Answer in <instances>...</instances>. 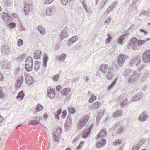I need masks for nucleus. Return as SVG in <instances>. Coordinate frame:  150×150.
Segmentation results:
<instances>
[{
    "mask_svg": "<svg viewBox=\"0 0 150 150\" xmlns=\"http://www.w3.org/2000/svg\"><path fill=\"white\" fill-rule=\"evenodd\" d=\"M126 78H128V82L129 83L133 84L137 81L140 75L135 71L130 69H126L124 73Z\"/></svg>",
    "mask_w": 150,
    "mask_h": 150,
    "instance_id": "f257e3e1",
    "label": "nucleus"
},
{
    "mask_svg": "<svg viewBox=\"0 0 150 150\" xmlns=\"http://www.w3.org/2000/svg\"><path fill=\"white\" fill-rule=\"evenodd\" d=\"M56 10V7L55 6L47 7L46 8L45 10H43L42 11L41 15L43 16H51L55 13Z\"/></svg>",
    "mask_w": 150,
    "mask_h": 150,
    "instance_id": "f03ea898",
    "label": "nucleus"
},
{
    "mask_svg": "<svg viewBox=\"0 0 150 150\" xmlns=\"http://www.w3.org/2000/svg\"><path fill=\"white\" fill-rule=\"evenodd\" d=\"M89 120V116L88 115H84L80 119L78 125V128L81 129L84 127Z\"/></svg>",
    "mask_w": 150,
    "mask_h": 150,
    "instance_id": "7ed1b4c3",
    "label": "nucleus"
},
{
    "mask_svg": "<svg viewBox=\"0 0 150 150\" xmlns=\"http://www.w3.org/2000/svg\"><path fill=\"white\" fill-rule=\"evenodd\" d=\"M33 59L31 57L27 58L25 62V68L27 71H31L33 69Z\"/></svg>",
    "mask_w": 150,
    "mask_h": 150,
    "instance_id": "20e7f679",
    "label": "nucleus"
},
{
    "mask_svg": "<svg viewBox=\"0 0 150 150\" xmlns=\"http://www.w3.org/2000/svg\"><path fill=\"white\" fill-rule=\"evenodd\" d=\"M128 56L121 54L119 56L118 58L117 64L120 67H122L125 60L128 58Z\"/></svg>",
    "mask_w": 150,
    "mask_h": 150,
    "instance_id": "39448f33",
    "label": "nucleus"
},
{
    "mask_svg": "<svg viewBox=\"0 0 150 150\" xmlns=\"http://www.w3.org/2000/svg\"><path fill=\"white\" fill-rule=\"evenodd\" d=\"M150 40V38L149 39L146 40H139L138 41L137 43H135L134 44L132 45L133 47L132 49L133 50H136L139 49L141 46L142 45V44L148 40Z\"/></svg>",
    "mask_w": 150,
    "mask_h": 150,
    "instance_id": "423d86ee",
    "label": "nucleus"
},
{
    "mask_svg": "<svg viewBox=\"0 0 150 150\" xmlns=\"http://www.w3.org/2000/svg\"><path fill=\"white\" fill-rule=\"evenodd\" d=\"M25 76L26 83L29 85H32L34 82L33 78L26 73H25Z\"/></svg>",
    "mask_w": 150,
    "mask_h": 150,
    "instance_id": "0eeeda50",
    "label": "nucleus"
},
{
    "mask_svg": "<svg viewBox=\"0 0 150 150\" xmlns=\"http://www.w3.org/2000/svg\"><path fill=\"white\" fill-rule=\"evenodd\" d=\"M148 117L147 112L144 111L142 112L138 117V120L141 122L146 121Z\"/></svg>",
    "mask_w": 150,
    "mask_h": 150,
    "instance_id": "6e6552de",
    "label": "nucleus"
},
{
    "mask_svg": "<svg viewBox=\"0 0 150 150\" xmlns=\"http://www.w3.org/2000/svg\"><path fill=\"white\" fill-rule=\"evenodd\" d=\"M143 58V61L145 63L150 62V50H147L144 52Z\"/></svg>",
    "mask_w": 150,
    "mask_h": 150,
    "instance_id": "1a4fd4ad",
    "label": "nucleus"
},
{
    "mask_svg": "<svg viewBox=\"0 0 150 150\" xmlns=\"http://www.w3.org/2000/svg\"><path fill=\"white\" fill-rule=\"evenodd\" d=\"M93 126L94 125L91 124L89 128L84 130L82 134V137L83 138H86L88 137Z\"/></svg>",
    "mask_w": 150,
    "mask_h": 150,
    "instance_id": "9d476101",
    "label": "nucleus"
},
{
    "mask_svg": "<svg viewBox=\"0 0 150 150\" xmlns=\"http://www.w3.org/2000/svg\"><path fill=\"white\" fill-rule=\"evenodd\" d=\"M140 62V57L139 56H137L131 61L129 63V65L131 67H132L134 64H136V66H137Z\"/></svg>",
    "mask_w": 150,
    "mask_h": 150,
    "instance_id": "9b49d317",
    "label": "nucleus"
},
{
    "mask_svg": "<svg viewBox=\"0 0 150 150\" xmlns=\"http://www.w3.org/2000/svg\"><path fill=\"white\" fill-rule=\"evenodd\" d=\"M68 28L67 27H65L61 31L60 34V38L61 40L68 37V35L67 33Z\"/></svg>",
    "mask_w": 150,
    "mask_h": 150,
    "instance_id": "f8f14e48",
    "label": "nucleus"
},
{
    "mask_svg": "<svg viewBox=\"0 0 150 150\" xmlns=\"http://www.w3.org/2000/svg\"><path fill=\"white\" fill-rule=\"evenodd\" d=\"M2 53L6 55H9L10 53V48L7 45H3L1 47Z\"/></svg>",
    "mask_w": 150,
    "mask_h": 150,
    "instance_id": "ddd939ff",
    "label": "nucleus"
},
{
    "mask_svg": "<svg viewBox=\"0 0 150 150\" xmlns=\"http://www.w3.org/2000/svg\"><path fill=\"white\" fill-rule=\"evenodd\" d=\"M1 68L4 69L5 71H7L10 69V65L9 62L5 60L1 62Z\"/></svg>",
    "mask_w": 150,
    "mask_h": 150,
    "instance_id": "4468645a",
    "label": "nucleus"
},
{
    "mask_svg": "<svg viewBox=\"0 0 150 150\" xmlns=\"http://www.w3.org/2000/svg\"><path fill=\"white\" fill-rule=\"evenodd\" d=\"M114 71L113 67L110 66L108 68V72L106 74V77L108 80L112 79L114 76Z\"/></svg>",
    "mask_w": 150,
    "mask_h": 150,
    "instance_id": "2eb2a0df",
    "label": "nucleus"
},
{
    "mask_svg": "<svg viewBox=\"0 0 150 150\" xmlns=\"http://www.w3.org/2000/svg\"><path fill=\"white\" fill-rule=\"evenodd\" d=\"M61 129L60 128H57L55 133H53L54 140L56 142L59 139V135L60 134Z\"/></svg>",
    "mask_w": 150,
    "mask_h": 150,
    "instance_id": "dca6fc26",
    "label": "nucleus"
},
{
    "mask_svg": "<svg viewBox=\"0 0 150 150\" xmlns=\"http://www.w3.org/2000/svg\"><path fill=\"white\" fill-rule=\"evenodd\" d=\"M47 93V95L50 98H53L54 97L55 93V91L51 87L48 88Z\"/></svg>",
    "mask_w": 150,
    "mask_h": 150,
    "instance_id": "f3484780",
    "label": "nucleus"
},
{
    "mask_svg": "<svg viewBox=\"0 0 150 150\" xmlns=\"http://www.w3.org/2000/svg\"><path fill=\"white\" fill-rule=\"evenodd\" d=\"M3 20L6 23H8L12 21V18L10 15L8 14L4 13L2 15Z\"/></svg>",
    "mask_w": 150,
    "mask_h": 150,
    "instance_id": "a211bd4d",
    "label": "nucleus"
},
{
    "mask_svg": "<svg viewBox=\"0 0 150 150\" xmlns=\"http://www.w3.org/2000/svg\"><path fill=\"white\" fill-rule=\"evenodd\" d=\"M78 40V37L77 36H74L71 38L67 42V45L68 46H70L71 45L74 43L76 42Z\"/></svg>",
    "mask_w": 150,
    "mask_h": 150,
    "instance_id": "6ab92c4d",
    "label": "nucleus"
},
{
    "mask_svg": "<svg viewBox=\"0 0 150 150\" xmlns=\"http://www.w3.org/2000/svg\"><path fill=\"white\" fill-rule=\"evenodd\" d=\"M143 96V95L142 93H139L136 94L132 98V101H135L141 99L142 98Z\"/></svg>",
    "mask_w": 150,
    "mask_h": 150,
    "instance_id": "aec40b11",
    "label": "nucleus"
},
{
    "mask_svg": "<svg viewBox=\"0 0 150 150\" xmlns=\"http://www.w3.org/2000/svg\"><path fill=\"white\" fill-rule=\"evenodd\" d=\"M42 52L40 50H35L34 53V58L36 59H40L41 57Z\"/></svg>",
    "mask_w": 150,
    "mask_h": 150,
    "instance_id": "412c9836",
    "label": "nucleus"
},
{
    "mask_svg": "<svg viewBox=\"0 0 150 150\" xmlns=\"http://www.w3.org/2000/svg\"><path fill=\"white\" fill-rule=\"evenodd\" d=\"M30 11V5L29 1L25 2L24 5V13L25 15L28 14Z\"/></svg>",
    "mask_w": 150,
    "mask_h": 150,
    "instance_id": "4be33fe9",
    "label": "nucleus"
},
{
    "mask_svg": "<svg viewBox=\"0 0 150 150\" xmlns=\"http://www.w3.org/2000/svg\"><path fill=\"white\" fill-rule=\"evenodd\" d=\"M106 140L105 139H102L100 141H98L96 144V146L99 148L101 146H103L105 144Z\"/></svg>",
    "mask_w": 150,
    "mask_h": 150,
    "instance_id": "5701e85b",
    "label": "nucleus"
},
{
    "mask_svg": "<svg viewBox=\"0 0 150 150\" xmlns=\"http://www.w3.org/2000/svg\"><path fill=\"white\" fill-rule=\"evenodd\" d=\"M71 123L72 121L71 116L69 115L67 118L66 123L65 125L66 128L67 129V128H69L71 126Z\"/></svg>",
    "mask_w": 150,
    "mask_h": 150,
    "instance_id": "b1692460",
    "label": "nucleus"
},
{
    "mask_svg": "<svg viewBox=\"0 0 150 150\" xmlns=\"http://www.w3.org/2000/svg\"><path fill=\"white\" fill-rule=\"evenodd\" d=\"M106 129H101L98 135L97 138L98 139L100 137H104L106 135Z\"/></svg>",
    "mask_w": 150,
    "mask_h": 150,
    "instance_id": "393cba45",
    "label": "nucleus"
},
{
    "mask_svg": "<svg viewBox=\"0 0 150 150\" xmlns=\"http://www.w3.org/2000/svg\"><path fill=\"white\" fill-rule=\"evenodd\" d=\"M23 77L22 76L19 79H18L16 83V87L17 89H18L20 87L21 85L22 84V82L23 79Z\"/></svg>",
    "mask_w": 150,
    "mask_h": 150,
    "instance_id": "a878e982",
    "label": "nucleus"
},
{
    "mask_svg": "<svg viewBox=\"0 0 150 150\" xmlns=\"http://www.w3.org/2000/svg\"><path fill=\"white\" fill-rule=\"evenodd\" d=\"M104 114L103 110H101L98 112L97 116V121L99 122L101 119V117Z\"/></svg>",
    "mask_w": 150,
    "mask_h": 150,
    "instance_id": "bb28decb",
    "label": "nucleus"
},
{
    "mask_svg": "<svg viewBox=\"0 0 150 150\" xmlns=\"http://www.w3.org/2000/svg\"><path fill=\"white\" fill-rule=\"evenodd\" d=\"M71 91V89L69 88H67L62 90L61 93L62 96H65L67 95Z\"/></svg>",
    "mask_w": 150,
    "mask_h": 150,
    "instance_id": "cd10ccee",
    "label": "nucleus"
},
{
    "mask_svg": "<svg viewBox=\"0 0 150 150\" xmlns=\"http://www.w3.org/2000/svg\"><path fill=\"white\" fill-rule=\"evenodd\" d=\"M48 57L46 54H45L43 57V65L45 69L46 68L47 66V62L48 61Z\"/></svg>",
    "mask_w": 150,
    "mask_h": 150,
    "instance_id": "c85d7f7f",
    "label": "nucleus"
},
{
    "mask_svg": "<svg viewBox=\"0 0 150 150\" xmlns=\"http://www.w3.org/2000/svg\"><path fill=\"white\" fill-rule=\"evenodd\" d=\"M108 68V66L106 64H103L100 67V70L103 73H105Z\"/></svg>",
    "mask_w": 150,
    "mask_h": 150,
    "instance_id": "c756f323",
    "label": "nucleus"
},
{
    "mask_svg": "<svg viewBox=\"0 0 150 150\" xmlns=\"http://www.w3.org/2000/svg\"><path fill=\"white\" fill-rule=\"evenodd\" d=\"M25 96V94L23 91H21L18 94L16 98L17 99L20 98L21 100H23Z\"/></svg>",
    "mask_w": 150,
    "mask_h": 150,
    "instance_id": "7c9ffc66",
    "label": "nucleus"
},
{
    "mask_svg": "<svg viewBox=\"0 0 150 150\" xmlns=\"http://www.w3.org/2000/svg\"><path fill=\"white\" fill-rule=\"evenodd\" d=\"M40 65V62L38 61L35 62L34 70L36 71H37L39 70Z\"/></svg>",
    "mask_w": 150,
    "mask_h": 150,
    "instance_id": "2f4dec72",
    "label": "nucleus"
},
{
    "mask_svg": "<svg viewBox=\"0 0 150 150\" xmlns=\"http://www.w3.org/2000/svg\"><path fill=\"white\" fill-rule=\"evenodd\" d=\"M25 59V55L24 54H22L20 56L17 57L16 58V60L19 62H21L23 61Z\"/></svg>",
    "mask_w": 150,
    "mask_h": 150,
    "instance_id": "473e14b6",
    "label": "nucleus"
},
{
    "mask_svg": "<svg viewBox=\"0 0 150 150\" xmlns=\"http://www.w3.org/2000/svg\"><path fill=\"white\" fill-rule=\"evenodd\" d=\"M39 32L42 35H44L46 33L45 29L42 26H39L38 28Z\"/></svg>",
    "mask_w": 150,
    "mask_h": 150,
    "instance_id": "72a5a7b5",
    "label": "nucleus"
},
{
    "mask_svg": "<svg viewBox=\"0 0 150 150\" xmlns=\"http://www.w3.org/2000/svg\"><path fill=\"white\" fill-rule=\"evenodd\" d=\"M81 4H82L83 7L84 8L86 11L87 12L89 13V12L88 10L87 7V4L86 3L85 0H80Z\"/></svg>",
    "mask_w": 150,
    "mask_h": 150,
    "instance_id": "f704fd0d",
    "label": "nucleus"
},
{
    "mask_svg": "<svg viewBox=\"0 0 150 150\" xmlns=\"http://www.w3.org/2000/svg\"><path fill=\"white\" fill-rule=\"evenodd\" d=\"M66 57V55L65 54H63L62 55L58 56L57 57V59L60 61H64L65 60Z\"/></svg>",
    "mask_w": 150,
    "mask_h": 150,
    "instance_id": "c9c22d12",
    "label": "nucleus"
},
{
    "mask_svg": "<svg viewBox=\"0 0 150 150\" xmlns=\"http://www.w3.org/2000/svg\"><path fill=\"white\" fill-rule=\"evenodd\" d=\"M122 114V111L121 110L115 112L113 114L112 117H115L117 116H120Z\"/></svg>",
    "mask_w": 150,
    "mask_h": 150,
    "instance_id": "e433bc0d",
    "label": "nucleus"
},
{
    "mask_svg": "<svg viewBox=\"0 0 150 150\" xmlns=\"http://www.w3.org/2000/svg\"><path fill=\"white\" fill-rule=\"evenodd\" d=\"M128 104L127 99L125 98L124 99L120 104V106L122 108H123Z\"/></svg>",
    "mask_w": 150,
    "mask_h": 150,
    "instance_id": "4c0bfd02",
    "label": "nucleus"
},
{
    "mask_svg": "<svg viewBox=\"0 0 150 150\" xmlns=\"http://www.w3.org/2000/svg\"><path fill=\"white\" fill-rule=\"evenodd\" d=\"M39 120H38L36 119L35 120H32L31 121V122L29 123V124L30 125H35L39 123Z\"/></svg>",
    "mask_w": 150,
    "mask_h": 150,
    "instance_id": "58836bf2",
    "label": "nucleus"
},
{
    "mask_svg": "<svg viewBox=\"0 0 150 150\" xmlns=\"http://www.w3.org/2000/svg\"><path fill=\"white\" fill-rule=\"evenodd\" d=\"M100 105V102H97L93 104L91 106V108L93 109L97 108L99 107Z\"/></svg>",
    "mask_w": 150,
    "mask_h": 150,
    "instance_id": "ea45409f",
    "label": "nucleus"
},
{
    "mask_svg": "<svg viewBox=\"0 0 150 150\" xmlns=\"http://www.w3.org/2000/svg\"><path fill=\"white\" fill-rule=\"evenodd\" d=\"M125 36V35H123L122 36H121L118 39V40L117 41V42L119 44H121L122 43V42L124 39V37Z\"/></svg>",
    "mask_w": 150,
    "mask_h": 150,
    "instance_id": "a19ab883",
    "label": "nucleus"
},
{
    "mask_svg": "<svg viewBox=\"0 0 150 150\" xmlns=\"http://www.w3.org/2000/svg\"><path fill=\"white\" fill-rule=\"evenodd\" d=\"M61 112L62 111L61 109H58L54 113L55 117L58 120L59 119V115L61 114Z\"/></svg>",
    "mask_w": 150,
    "mask_h": 150,
    "instance_id": "79ce46f5",
    "label": "nucleus"
},
{
    "mask_svg": "<svg viewBox=\"0 0 150 150\" xmlns=\"http://www.w3.org/2000/svg\"><path fill=\"white\" fill-rule=\"evenodd\" d=\"M117 80V78L115 79V80L113 81V82L111 84L108 86V91L110 90L113 87L114 85L116 83Z\"/></svg>",
    "mask_w": 150,
    "mask_h": 150,
    "instance_id": "37998d69",
    "label": "nucleus"
},
{
    "mask_svg": "<svg viewBox=\"0 0 150 150\" xmlns=\"http://www.w3.org/2000/svg\"><path fill=\"white\" fill-rule=\"evenodd\" d=\"M107 36L108 38L106 40L105 42L106 43H109L111 41L112 37L109 33L108 34Z\"/></svg>",
    "mask_w": 150,
    "mask_h": 150,
    "instance_id": "c03bdc74",
    "label": "nucleus"
},
{
    "mask_svg": "<svg viewBox=\"0 0 150 150\" xmlns=\"http://www.w3.org/2000/svg\"><path fill=\"white\" fill-rule=\"evenodd\" d=\"M43 108V107L42 105L40 104H38L36 108V111L37 112L40 111L42 110Z\"/></svg>",
    "mask_w": 150,
    "mask_h": 150,
    "instance_id": "a18cd8bd",
    "label": "nucleus"
},
{
    "mask_svg": "<svg viewBox=\"0 0 150 150\" xmlns=\"http://www.w3.org/2000/svg\"><path fill=\"white\" fill-rule=\"evenodd\" d=\"M59 76V74H57L56 75L54 76L52 78L53 81H57L58 80Z\"/></svg>",
    "mask_w": 150,
    "mask_h": 150,
    "instance_id": "49530a36",
    "label": "nucleus"
},
{
    "mask_svg": "<svg viewBox=\"0 0 150 150\" xmlns=\"http://www.w3.org/2000/svg\"><path fill=\"white\" fill-rule=\"evenodd\" d=\"M96 99V97L94 95H92L90 98L89 102L90 103H92L94 100H95Z\"/></svg>",
    "mask_w": 150,
    "mask_h": 150,
    "instance_id": "de8ad7c7",
    "label": "nucleus"
},
{
    "mask_svg": "<svg viewBox=\"0 0 150 150\" xmlns=\"http://www.w3.org/2000/svg\"><path fill=\"white\" fill-rule=\"evenodd\" d=\"M111 20V17H109L107 18L105 21V24H107V25H108L109 23L110 22Z\"/></svg>",
    "mask_w": 150,
    "mask_h": 150,
    "instance_id": "09e8293b",
    "label": "nucleus"
},
{
    "mask_svg": "<svg viewBox=\"0 0 150 150\" xmlns=\"http://www.w3.org/2000/svg\"><path fill=\"white\" fill-rule=\"evenodd\" d=\"M113 8L111 6V5L107 9L106 11V13H107V14H109L110 12L113 9Z\"/></svg>",
    "mask_w": 150,
    "mask_h": 150,
    "instance_id": "8fccbe9b",
    "label": "nucleus"
},
{
    "mask_svg": "<svg viewBox=\"0 0 150 150\" xmlns=\"http://www.w3.org/2000/svg\"><path fill=\"white\" fill-rule=\"evenodd\" d=\"M122 142L121 140H117L113 142V144L114 145H119Z\"/></svg>",
    "mask_w": 150,
    "mask_h": 150,
    "instance_id": "3c124183",
    "label": "nucleus"
},
{
    "mask_svg": "<svg viewBox=\"0 0 150 150\" xmlns=\"http://www.w3.org/2000/svg\"><path fill=\"white\" fill-rule=\"evenodd\" d=\"M108 0H103L101 2L100 7L101 8H102L105 6Z\"/></svg>",
    "mask_w": 150,
    "mask_h": 150,
    "instance_id": "603ef678",
    "label": "nucleus"
},
{
    "mask_svg": "<svg viewBox=\"0 0 150 150\" xmlns=\"http://www.w3.org/2000/svg\"><path fill=\"white\" fill-rule=\"evenodd\" d=\"M68 109L69 112L71 114H73L75 112V110L72 108H69Z\"/></svg>",
    "mask_w": 150,
    "mask_h": 150,
    "instance_id": "864d4df0",
    "label": "nucleus"
},
{
    "mask_svg": "<svg viewBox=\"0 0 150 150\" xmlns=\"http://www.w3.org/2000/svg\"><path fill=\"white\" fill-rule=\"evenodd\" d=\"M139 144H136L133 146L132 150H139Z\"/></svg>",
    "mask_w": 150,
    "mask_h": 150,
    "instance_id": "5fc2aeb1",
    "label": "nucleus"
},
{
    "mask_svg": "<svg viewBox=\"0 0 150 150\" xmlns=\"http://www.w3.org/2000/svg\"><path fill=\"white\" fill-rule=\"evenodd\" d=\"M137 42V39L135 38H133L130 42L132 45L135 43Z\"/></svg>",
    "mask_w": 150,
    "mask_h": 150,
    "instance_id": "6e6d98bb",
    "label": "nucleus"
},
{
    "mask_svg": "<svg viewBox=\"0 0 150 150\" xmlns=\"http://www.w3.org/2000/svg\"><path fill=\"white\" fill-rule=\"evenodd\" d=\"M123 129V128L122 127L118 128L116 132V134H117L120 133L122 131Z\"/></svg>",
    "mask_w": 150,
    "mask_h": 150,
    "instance_id": "4d7b16f0",
    "label": "nucleus"
},
{
    "mask_svg": "<svg viewBox=\"0 0 150 150\" xmlns=\"http://www.w3.org/2000/svg\"><path fill=\"white\" fill-rule=\"evenodd\" d=\"M10 28H13L16 27V24L13 22H11L9 25Z\"/></svg>",
    "mask_w": 150,
    "mask_h": 150,
    "instance_id": "13d9d810",
    "label": "nucleus"
},
{
    "mask_svg": "<svg viewBox=\"0 0 150 150\" xmlns=\"http://www.w3.org/2000/svg\"><path fill=\"white\" fill-rule=\"evenodd\" d=\"M4 95L3 91L2 88L0 87V99L3 97Z\"/></svg>",
    "mask_w": 150,
    "mask_h": 150,
    "instance_id": "bf43d9fd",
    "label": "nucleus"
},
{
    "mask_svg": "<svg viewBox=\"0 0 150 150\" xmlns=\"http://www.w3.org/2000/svg\"><path fill=\"white\" fill-rule=\"evenodd\" d=\"M23 44V40L21 39H19L18 41V44L19 46L22 45Z\"/></svg>",
    "mask_w": 150,
    "mask_h": 150,
    "instance_id": "052dcab7",
    "label": "nucleus"
},
{
    "mask_svg": "<svg viewBox=\"0 0 150 150\" xmlns=\"http://www.w3.org/2000/svg\"><path fill=\"white\" fill-rule=\"evenodd\" d=\"M84 143V141H81L80 143H79V145L77 147V150H79L81 147L82 146L83 144Z\"/></svg>",
    "mask_w": 150,
    "mask_h": 150,
    "instance_id": "680f3d73",
    "label": "nucleus"
},
{
    "mask_svg": "<svg viewBox=\"0 0 150 150\" xmlns=\"http://www.w3.org/2000/svg\"><path fill=\"white\" fill-rule=\"evenodd\" d=\"M54 0H44L45 3L47 4H49L53 1Z\"/></svg>",
    "mask_w": 150,
    "mask_h": 150,
    "instance_id": "e2e57ef3",
    "label": "nucleus"
},
{
    "mask_svg": "<svg viewBox=\"0 0 150 150\" xmlns=\"http://www.w3.org/2000/svg\"><path fill=\"white\" fill-rule=\"evenodd\" d=\"M144 143V140L143 139L141 140L137 144H139V146L140 147L142 144H143Z\"/></svg>",
    "mask_w": 150,
    "mask_h": 150,
    "instance_id": "0e129e2a",
    "label": "nucleus"
},
{
    "mask_svg": "<svg viewBox=\"0 0 150 150\" xmlns=\"http://www.w3.org/2000/svg\"><path fill=\"white\" fill-rule=\"evenodd\" d=\"M66 114V110H64L62 113V117L64 118L65 117Z\"/></svg>",
    "mask_w": 150,
    "mask_h": 150,
    "instance_id": "69168bd1",
    "label": "nucleus"
},
{
    "mask_svg": "<svg viewBox=\"0 0 150 150\" xmlns=\"http://www.w3.org/2000/svg\"><path fill=\"white\" fill-rule=\"evenodd\" d=\"M132 47H133L132 44L129 42L127 46V47L128 49H130Z\"/></svg>",
    "mask_w": 150,
    "mask_h": 150,
    "instance_id": "338daca9",
    "label": "nucleus"
},
{
    "mask_svg": "<svg viewBox=\"0 0 150 150\" xmlns=\"http://www.w3.org/2000/svg\"><path fill=\"white\" fill-rule=\"evenodd\" d=\"M61 88L62 87L60 85H58L56 87V90L58 91H60L61 89Z\"/></svg>",
    "mask_w": 150,
    "mask_h": 150,
    "instance_id": "774afa93",
    "label": "nucleus"
}]
</instances>
